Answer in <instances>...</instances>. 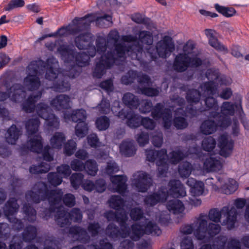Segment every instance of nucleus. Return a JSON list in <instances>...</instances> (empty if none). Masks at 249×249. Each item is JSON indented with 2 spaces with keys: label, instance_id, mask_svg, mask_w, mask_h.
I'll use <instances>...</instances> for the list:
<instances>
[{
  "label": "nucleus",
  "instance_id": "nucleus-1",
  "mask_svg": "<svg viewBox=\"0 0 249 249\" xmlns=\"http://www.w3.org/2000/svg\"><path fill=\"white\" fill-rule=\"evenodd\" d=\"M58 62L53 56L47 58L46 62L42 60L33 61L27 67L28 74L38 75L40 71L46 70L45 78L53 81L50 88L56 92H65L70 89V84L68 77L59 72Z\"/></svg>",
  "mask_w": 249,
  "mask_h": 249
},
{
  "label": "nucleus",
  "instance_id": "nucleus-2",
  "mask_svg": "<svg viewBox=\"0 0 249 249\" xmlns=\"http://www.w3.org/2000/svg\"><path fill=\"white\" fill-rule=\"evenodd\" d=\"M86 50L88 54L84 52L78 53L73 47L68 44H63L58 47L57 52L61 59L65 63L71 65L68 75L70 78H74L79 75V72L75 70L76 66L83 67L89 65L90 57H94L97 52L93 43Z\"/></svg>",
  "mask_w": 249,
  "mask_h": 249
},
{
  "label": "nucleus",
  "instance_id": "nucleus-3",
  "mask_svg": "<svg viewBox=\"0 0 249 249\" xmlns=\"http://www.w3.org/2000/svg\"><path fill=\"white\" fill-rule=\"evenodd\" d=\"M63 192L61 189L49 190L47 184L42 181L36 182L33 190L28 191L25 195L27 200L36 203L47 200L50 206L46 211L50 213L55 212L56 204L61 201Z\"/></svg>",
  "mask_w": 249,
  "mask_h": 249
},
{
  "label": "nucleus",
  "instance_id": "nucleus-4",
  "mask_svg": "<svg viewBox=\"0 0 249 249\" xmlns=\"http://www.w3.org/2000/svg\"><path fill=\"white\" fill-rule=\"evenodd\" d=\"M175 49L172 38L168 36L163 37L162 40L157 42L155 47L149 46L146 49L144 53L150 58V61L156 62L160 57L166 58Z\"/></svg>",
  "mask_w": 249,
  "mask_h": 249
},
{
  "label": "nucleus",
  "instance_id": "nucleus-5",
  "mask_svg": "<svg viewBox=\"0 0 249 249\" xmlns=\"http://www.w3.org/2000/svg\"><path fill=\"white\" fill-rule=\"evenodd\" d=\"M109 52L113 53L114 62L118 58L124 57L126 52L132 59L137 60L140 63L144 62L142 58L143 47L139 42L128 46L121 43H114V49L107 51L106 53Z\"/></svg>",
  "mask_w": 249,
  "mask_h": 249
},
{
  "label": "nucleus",
  "instance_id": "nucleus-6",
  "mask_svg": "<svg viewBox=\"0 0 249 249\" xmlns=\"http://www.w3.org/2000/svg\"><path fill=\"white\" fill-rule=\"evenodd\" d=\"M237 214V211L234 207H231L229 209V207L225 206L220 211L216 208L210 210L208 216L210 220L218 223L220 221L221 215H223L226 218L223 220L222 225H226L228 229L231 230L234 227Z\"/></svg>",
  "mask_w": 249,
  "mask_h": 249
},
{
  "label": "nucleus",
  "instance_id": "nucleus-7",
  "mask_svg": "<svg viewBox=\"0 0 249 249\" xmlns=\"http://www.w3.org/2000/svg\"><path fill=\"white\" fill-rule=\"evenodd\" d=\"M25 91L23 86L20 84H15L11 86L8 79H4L0 82V101H4L11 95V100L18 102L24 96Z\"/></svg>",
  "mask_w": 249,
  "mask_h": 249
},
{
  "label": "nucleus",
  "instance_id": "nucleus-8",
  "mask_svg": "<svg viewBox=\"0 0 249 249\" xmlns=\"http://www.w3.org/2000/svg\"><path fill=\"white\" fill-rule=\"evenodd\" d=\"M203 215L200 214L198 218L199 224L197 228L194 232L196 237L200 240H204L208 242L218 234L221 231V227L218 224L210 223L207 224V221L202 218Z\"/></svg>",
  "mask_w": 249,
  "mask_h": 249
},
{
  "label": "nucleus",
  "instance_id": "nucleus-9",
  "mask_svg": "<svg viewBox=\"0 0 249 249\" xmlns=\"http://www.w3.org/2000/svg\"><path fill=\"white\" fill-rule=\"evenodd\" d=\"M87 116L86 111L82 108L73 110L71 113H64L65 119L71 120L72 122L77 123L75 126V134L79 138L84 137L88 133V125L85 122Z\"/></svg>",
  "mask_w": 249,
  "mask_h": 249
},
{
  "label": "nucleus",
  "instance_id": "nucleus-10",
  "mask_svg": "<svg viewBox=\"0 0 249 249\" xmlns=\"http://www.w3.org/2000/svg\"><path fill=\"white\" fill-rule=\"evenodd\" d=\"M92 16V14H88L82 18H75L72 20L74 27L70 30L71 34L76 35L88 30L89 28L91 22L95 20L93 18H90ZM103 20L110 21L112 20V17L107 14H105L102 16L97 17L95 19L96 22H99Z\"/></svg>",
  "mask_w": 249,
  "mask_h": 249
},
{
  "label": "nucleus",
  "instance_id": "nucleus-11",
  "mask_svg": "<svg viewBox=\"0 0 249 249\" xmlns=\"http://www.w3.org/2000/svg\"><path fill=\"white\" fill-rule=\"evenodd\" d=\"M235 106L230 102H224L221 107V112L211 111L209 113L210 118L218 117V124L222 128H227L231 124V121L229 116L234 115Z\"/></svg>",
  "mask_w": 249,
  "mask_h": 249
},
{
  "label": "nucleus",
  "instance_id": "nucleus-12",
  "mask_svg": "<svg viewBox=\"0 0 249 249\" xmlns=\"http://www.w3.org/2000/svg\"><path fill=\"white\" fill-rule=\"evenodd\" d=\"M131 239L134 241H138L144 234L152 235H160L161 231L155 223L149 221L144 227L138 223H134L131 226Z\"/></svg>",
  "mask_w": 249,
  "mask_h": 249
},
{
  "label": "nucleus",
  "instance_id": "nucleus-13",
  "mask_svg": "<svg viewBox=\"0 0 249 249\" xmlns=\"http://www.w3.org/2000/svg\"><path fill=\"white\" fill-rule=\"evenodd\" d=\"M51 112L52 109L47 104L43 103L37 104L36 113L38 116L46 120L49 127L57 129L59 126V119Z\"/></svg>",
  "mask_w": 249,
  "mask_h": 249
},
{
  "label": "nucleus",
  "instance_id": "nucleus-14",
  "mask_svg": "<svg viewBox=\"0 0 249 249\" xmlns=\"http://www.w3.org/2000/svg\"><path fill=\"white\" fill-rule=\"evenodd\" d=\"M114 63L113 53L109 52L102 55L96 65L93 72V76L97 78H101L105 73L106 69L110 68Z\"/></svg>",
  "mask_w": 249,
  "mask_h": 249
},
{
  "label": "nucleus",
  "instance_id": "nucleus-15",
  "mask_svg": "<svg viewBox=\"0 0 249 249\" xmlns=\"http://www.w3.org/2000/svg\"><path fill=\"white\" fill-rule=\"evenodd\" d=\"M134 177L133 184L139 192H146L152 184L151 178L145 172H138Z\"/></svg>",
  "mask_w": 249,
  "mask_h": 249
},
{
  "label": "nucleus",
  "instance_id": "nucleus-16",
  "mask_svg": "<svg viewBox=\"0 0 249 249\" xmlns=\"http://www.w3.org/2000/svg\"><path fill=\"white\" fill-rule=\"evenodd\" d=\"M206 75L210 81L204 83L202 88L208 94L212 96L214 95L217 91L218 85L214 80H217L218 79L219 73L215 71L208 70L206 72Z\"/></svg>",
  "mask_w": 249,
  "mask_h": 249
},
{
  "label": "nucleus",
  "instance_id": "nucleus-17",
  "mask_svg": "<svg viewBox=\"0 0 249 249\" xmlns=\"http://www.w3.org/2000/svg\"><path fill=\"white\" fill-rule=\"evenodd\" d=\"M234 141L229 140L227 136L225 134L221 135L218 140V146L220 148L219 154L223 157H229L232 152Z\"/></svg>",
  "mask_w": 249,
  "mask_h": 249
},
{
  "label": "nucleus",
  "instance_id": "nucleus-18",
  "mask_svg": "<svg viewBox=\"0 0 249 249\" xmlns=\"http://www.w3.org/2000/svg\"><path fill=\"white\" fill-rule=\"evenodd\" d=\"M147 160L154 162L157 160V165H161L165 162V158L167 157L166 149H161L160 150L147 149L145 151Z\"/></svg>",
  "mask_w": 249,
  "mask_h": 249
},
{
  "label": "nucleus",
  "instance_id": "nucleus-19",
  "mask_svg": "<svg viewBox=\"0 0 249 249\" xmlns=\"http://www.w3.org/2000/svg\"><path fill=\"white\" fill-rule=\"evenodd\" d=\"M167 194L164 191L159 190L150 195L146 196L143 199L144 203L149 206H154L158 203L166 201Z\"/></svg>",
  "mask_w": 249,
  "mask_h": 249
},
{
  "label": "nucleus",
  "instance_id": "nucleus-20",
  "mask_svg": "<svg viewBox=\"0 0 249 249\" xmlns=\"http://www.w3.org/2000/svg\"><path fill=\"white\" fill-rule=\"evenodd\" d=\"M93 35L89 32L80 34L75 37L74 42L79 50H85L93 43Z\"/></svg>",
  "mask_w": 249,
  "mask_h": 249
},
{
  "label": "nucleus",
  "instance_id": "nucleus-21",
  "mask_svg": "<svg viewBox=\"0 0 249 249\" xmlns=\"http://www.w3.org/2000/svg\"><path fill=\"white\" fill-rule=\"evenodd\" d=\"M41 95V91L31 94L28 98L22 103V109L26 113L33 112L35 109L36 110L37 105L36 106L35 104L40 98Z\"/></svg>",
  "mask_w": 249,
  "mask_h": 249
},
{
  "label": "nucleus",
  "instance_id": "nucleus-22",
  "mask_svg": "<svg viewBox=\"0 0 249 249\" xmlns=\"http://www.w3.org/2000/svg\"><path fill=\"white\" fill-rule=\"evenodd\" d=\"M189 56L187 54L179 53L175 57L173 67L178 72H185L189 68Z\"/></svg>",
  "mask_w": 249,
  "mask_h": 249
},
{
  "label": "nucleus",
  "instance_id": "nucleus-23",
  "mask_svg": "<svg viewBox=\"0 0 249 249\" xmlns=\"http://www.w3.org/2000/svg\"><path fill=\"white\" fill-rule=\"evenodd\" d=\"M170 195L175 198L182 197L186 196L185 188L179 180H172L169 182Z\"/></svg>",
  "mask_w": 249,
  "mask_h": 249
},
{
  "label": "nucleus",
  "instance_id": "nucleus-24",
  "mask_svg": "<svg viewBox=\"0 0 249 249\" xmlns=\"http://www.w3.org/2000/svg\"><path fill=\"white\" fill-rule=\"evenodd\" d=\"M70 234L77 237V240L80 243L86 244L89 242L90 236L87 231L78 226H72L69 229Z\"/></svg>",
  "mask_w": 249,
  "mask_h": 249
},
{
  "label": "nucleus",
  "instance_id": "nucleus-25",
  "mask_svg": "<svg viewBox=\"0 0 249 249\" xmlns=\"http://www.w3.org/2000/svg\"><path fill=\"white\" fill-rule=\"evenodd\" d=\"M50 104L57 110L68 109L71 107V99L68 95L60 94L53 98Z\"/></svg>",
  "mask_w": 249,
  "mask_h": 249
},
{
  "label": "nucleus",
  "instance_id": "nucleus-26",
  "mask_svg": "<svg viewBox=\"0 0 249 249\" xmlns=\"http://www.w3.org/2000/svg\"><path fill=\"white\" fill-rule=\"evenodd\" d=\"M55 211L56 212L55 215V221L59 226L63 228L71 224V220L68 213L63 207H56Z\"/></svg>",
  "mask_w": 249,
  "mask_h": 249
},
{
  "label": "nucleus",
  "instance_id": "nucleus-27",
  "mask_svg": "<svg viewBox=\"0 0 249 249\" xmlns=\"http://www.w3.org/2000/svg\"><path fill=\"white\" fill-rule=\"evenodd\" d=\"M213 118L215 121L208 119L202 122L200 127V131L202 134L206 135L212 134L216 131L217 127H220L218 124V118Z\"/></svg>",
  "mask_w": 249,
  "mask_h": 249
},
{
  "label": "nucleus",
  "instance_id": "nucleus-28",
  "mask_svg": "<svg viewBox=\"0 0 249 249\" xmlns=\"http://www.w3.org/2000/svg\"><path fill=\"white\" fill-rule=\"evenodd\" d=\"M227 237L219 235L209 244L202 245L199 249H225L227 243Z\"/></svg>",
  "mask_w": 249,
  "mask_h": 249
},
{
  "label": "nucleus",
  "instance_id": "nucleus-29",
  "mask_svg": "<svg viewBox=\"0 0 249 249\" xmlns=\"http://www.w3.org/2000/svg\"><path fill=\"white\" fill-rule=\"evenodd\" d=\"M19 205L15 197L10 198L3 207L4 214L8 218L17 213L19 209Z\"/></svg>",
  "mask_w": 249,
  "mask_h": 249
},
{
  "label": "nucleus",
  "instance_id": "nucleus-30",
  "mask_svg": "<svg viewBox=\"0 0 249 249\" xmlns=\"http://www.w3.org/2000/svg\"><path fill=\"white\" fill-rule=\"evenodd\" d=\"M128 219V216L125 212L117 213L116 221L119 224L123 231V237H128L130 233V229L127 223Z\"/></svg>",
  "mask_w": 249,
  "mask_h": 249
},
{
  "label": "nucleus",
  "instance_id": "nucleus-31",
  "mask_svg": "<svg viewBox=\"0 0 249 249\" xmlns=\"http://www.w3.org/2000/svg\"><path fill=\"white\" fill-rule=\"evenodd\" d=\"M113 184L116 185V192L119 194H124L127 188L126 182L127 177L124 175H115L110 178Z\"/></svg>",
  "mask_w": 249,
  "mask_h": 249
},
{
  "label": "nucleus",
  "instance_id": "nucleus-32",
  "mask_svg": "<svg viewBox=\"0 0 249 249\" xmlns=\"http://www.w3.org/2000/svg\"><path fill=\"white\" fill-rule=\"evenodd\" d=\"M204 168L207 172H215L222 168L220 161L213 157H209L205 159L203 163Z\"/></svg>",
  "mask_w": 249,
  "mask_h": 249
},
{
  "label": "nucleus",
  "instance_id": "nucleus-33",
  "mask_svg": "<svg viewBox=\"0 0 249 249\" xmlns=\"http://www.w3.org/2000/svg\"><path fill=\"white\" fill-rule=\"evenodd\" d=\"M21 134L20 130L15 124L12 125L7 130L5 135L6 141L11 144H15Z\"/></svg>",
  "mask_w": 249,
  "mask_h": 249
},
{
  "label": "nucleus",
  "instance_id": "nucleus-34",
  "mask_svg": "<svg viewBox=\"0 0 249 249\" xmlns=\"http://www.w3.org/2000/svg\"><path fill=\"white\" fill-rule=\"evenodd\" d=\"M122 154L126 157L133 156L136 151V148L133 141H124L120 146Z\"/></svg>",
  "mask_w": 249,
  "mask_h": 249
},
{
  "label": "nucleus",
  "instance_id": "nucleus-35",
  "mask_svg": "<svg viewBox=\"0 0 249 249\" xmlns=\"http://www.w3.org/2000/svg\"><path fill=\"white\" fill-rule=\"evenodd\" d=\"M122 100L125 106L130 109L137 108L140 104L138 97L130 92L125 93Z\"/></svg>",
  "mask_w": 249,
  "mask_h": 249
},
{
  "label": "nucleus",
  "instance_id": "nucleus-36",
  "mask_svg": "<svg viewBox=\"0 0 249 249\" xmlns=\"http://www.w3.org/2000/svg\"><path fill=\"white\" fill-rule=\"evenodd\" d=\"M28 145L30 146V151L40 153L43 149L42 138L39 135H35L28 142Z\"/></svg>",
  "mask_w": 249,
  "mask_h": 249
},
{
  "label": "nucleus",
  "instance_id": "nucleus-37",
  "mask_svg": "<svg viewBox=\"0 0 249 249\" xmlns=\"http://www.w3.org/2000/svg\"><path fill=\"white\" fill-rule=\"evenodd\" d=\"M24 84L29 90L33 91L38 89L40 81L37 75L28 74L24 79Z\"/></svg>",
  "mask_w": 249,
  "mask_h": 249
},
{
  "label": "nucleus",
  "instance_id": "nucleus-38",
  "mask_svg": "<svg viewBox=\"0 0 249 249\" xmlns=\"http://www.w3.org/2000/svg\"><path fill=\"white\" fill-rule=\"evenodd\" d=\"M40 120L38 118H32L28 119L25 123V128L28 135L36 133L39 128Z\"/></svg>",
  "mask_w": 249,
  "mask_h": 249
},
{
  "label": "nucleus",
  "instance_id": "nucleus-39",
  "mask_svg": "<svg viewBox=\"0 0 249 249\" xmlns=\"http://www.w3.org/2000/svg\"><path fill=\"white\" fill-rule=\"evenodd\" d=\"M167 208L170 212L174 214L182 213L184 210V206L182 202L178 199L169 200L167 204Z\"/></svg>",
  "mask_w": 249,
  "mask_h": 249
},
{
  "label": "nucleus",
  "instance_id": "nucleus-40",
  "mask_svg": "<svg viewBox=\"0 0 249 249\" xmlns=\"http://www.w3.org/2000/svg\"><path fill=\"white\" fill-rule=\"evenodd\" d=\"M168 111H171L170 109L164 108L161 103H159L152 107L151 116L156 120H158L164 117L165 113Z\"/></svg>",
  "mask_w": 249,
  "mask_h": 249
},
{
  "label": "nucleus",
  "instance_id": "nucleus-41",
  "mask_svg": "<svg viewBox=\"0 0 249 249\" xmlns=\"http://www.w3.org/2000/svg\"><path fill=\"white\" fill-rule=\"evenodd\" d=\"M66 141L64 134L61 132H56L50 139V144L54 149H60Z\"/></svg>",
  "mask_w": 249,
  "mask_h": 249
},
{
  "label": "nucleus",
  "instance_id": "nucleus-42",
  "mask_svg": "<svg viewBox=\"0 0 249 249\" xmlns=\"http://www.w3.org/2000/svg\"><path fill=\"white\" fill-rule=\"evenodd\" d=\"M138 40L139 41L136 43L139 42L140 44H145L148 46H150L153 44V37L152 34L149 31H140L138 33Z\"/></svg>",
  "mask_w": 249,
  "mask_h": 249
},
{
  "label": "nucleus",
  "instance_id": "nucleus-43",
  "mask_svg": "<svg viewBox=\"0 0 249 249\" xmlns=\"http://www.w3.org/2000/svg\"><path fill=\"white\" fill-rule=\"evenodd\" d=\"M37 235V229L33 225H29L26 227L22 233V238L26 242H29L34 240Z\"/></svg>",
  "mask_w": 249,
  "mask_h": 249
},
{
  "label": "nucleus",
  "instance_id": "nucleus-44",
  "mask_svg": "<svg viewBox=\"0 0 249 249\" xmlns=\"http://www.w3.org/2000/svg\"><path fill=\"white\" fill-rule=\"evenodd\" d=\"M201 94L200 92L196 89H189L186 92V99L187 102L191 104H197L200 100Z\"/></svg>",
  "mask_w": 249,
  "mask_h": 249
},
{
  "label": "nucleus",
  "instance_id": "nucleus-45",
  "mask_svg": "<svg viewBox=\"0 0 249 249\" xmlns=\"http://www.w3.org/2000/svg\"><path fill=\"white\" fill-rule=\"evenodd\" d=\"M107 233L108 236L112 239H116L119 237L122 238H125L126 237H123V231L119 230L118 227L115 224L111 223H109L107 228Z\"/></svg>",
  "mask_w": 249,
  "mask_h": 249
},
{
  "label": "nucleus",
  "instance_id": "nucleus-46",
  "mask_svg": "<svg viewBox=\"0 0 249 249\" xmlns=\"http://www.w3.org/2000/svg\"><path fill=\"white\" fill-rule=\"evenodd\" d=\"M23 211L26 219L31 223L34 222L36 218V211L29 204H25L23 206Z\"/></svg>",
  "mask_w": 249,
  "mask_h": 249
},
{
  "label": "nucleus",
  "instance_id": "nucleus-47",
  "mask_svg": "<svg viewBox=\"0 0 249 249\" xmlns=\"http://www.w3.org/2000/svg\"><path fill=\"white\" fill-rule=\"evenodd\" d=\"M84 170L88 174L94 176L98 171V165L96 161L93 160H87L84 164Z\"/></svg>",
  "mask_w": 249,
  "mask_h": 249
},
{
  "label": "nucleus",
  "instance_id": "nucleus-48",
  "mask_svg": "<svg viewBox=\"0 0 249 249\" xmlns=\"http://www.w3.org/2000/svg\"><path fill=\"white\" fill-rule=\"evenodd\" d=\"M238 184L237 181L232 179H229L227 183L221 187L223 192L226 195L233 193L238 188Z\"/></svg>",
  "mask_w": 249,
  "mask_h": 249
},
{
  "label": "nucleus",
  "instance_id": "nucleus-49",
  "mask_svg": "<svg viewBox=\"0 0 249 249\" xmlns=\"http://www.w3.org/2000/svg\"><path fill=\"white\" fill-rule=\"evenodd\" d=\"M110 207L119 211L123 208L125 202L124 199L119 196H112L109 200Z\"/></svg>",
  "mask_w": 249,
  "mask_h": 249
},
{
  "label": "nucleus",
  "instance_id": "nucleus-50",
  "mask_svg": "<svg viewBox=\"0 0 249 249\" xmlns=\"http://www.w3.org/2000/svg\"><path fill=\"white\" fill-rule=\"evenodd\" d=\"M214 8L219 13L227 18L231 17L236 13V10L233 7H227L216 3Z\"/></svg>",
  "mask_w": 249,
  "mask_h": 249
},
{
  "label": "nucleus",
  "instance_id": "nucleus-51",
  "mask_svg": "<svg viewBox=\"0 0 249 249\" xmlns=\"http://www.w3.org/2000/svg\"><path fill=\"white\" fill-rule=\"evenodd\" d=\"M142 118L140 116L132 112L128 119L126 121L127 125L130 128H137L141 125Z\"/></svg>",
  "mask_w": 249,
  "mask_h": 249
},
{
  "label": "nucleus",
  "instance_id": "nucleus-52",
  "mask_svg": "<svg viewBox=\"0 0 249 249\" xmlns=\"http://www.w3.org/2000/svg\"><path fill=\"white\" fill-rule=\"evenodd\" d=\"M95 125L98 130L100 131L106 130L109 126L110 120L107 116H100L96 119Z\"/></svg>",
  "mask_w": 249,
  "mask_h": 249
},
{
  "label": "nucleus",
  "instance_id": "nucleus-53",
  "mask_svg": "<svg viewBox=\"0 0 249 249\" xmlns=\"http://www.w3.org/2000/svg\"><path fill=\"white\" fill-rule=\"evenodd\" d=\"M192 165L188 162H183L178 166V173L181 178H187L191 174Z\"/></svg>",
  "mask_w": 249,
  "mask_h": 249
},
{
  "label": "nucleus",
  "instance_id": "nucleus-54",
  "mask_svg": "<svg viewBox=\"0 0 249 249\" xmlns=\"http://www.w3.org/2000/svg\"><path fill=\"white\" fill-rule=\"evenodd\" d=\"M205 105V108L201 109V111H206L210 109H213L214 111L218 110L219 107L216 99L213 97H208L204 101Z\"/></svg>",
  "mask_w": 249,
  "mask_h": 249
},
{
  "label": "nucleus",
  "instance_id": "nucleus-55",
  "mask_svg": "<svg viewBox=\"0 0 249 249\" xmlns=\"http://www.w3.org/2000/svg\"><path fill=\"white\" fill-rule=\"evenodd\" d=\"M137 76V72L134 71H129L125 75L122 76L121 82L122 84L128 85L134 82Z\"/></svg>",
  "mask_w": 249,
  "mask_h": 249
},
{
  "label": "nucleus",
  "instance_id": "nucleus-56",
  "mask_svg": "<svg viewBox=\"0 0 249 249\" xmlns=\"http://www.w3.org/2000/svg\"><path fill=\"white\" fill-rule=\"evenodd\" d=\"M47 178L49 183L54 186L60 185L62 181V177L58 172H50L48 173Z\"/></svg>",
  "mask_w": 249,
  "mask_h": 249
},
{
  "label": "nucleus",
  "instance_id": "nucleus-57",
  "mask_svg": "<svg viewBox=\"0 0 249 249\" xmlns=\"http://www.w3.org/2000/svg\"><path fill=\"white\" fill-rule=\"evenodd\" d=\"M107 40L105 37L99 36L96 40V48L99 54L104 53L107 48Z\"/></svg>",
  "mask_w": 249,
  "mask_h": 249
},
{
  "label": "nucleus",
  "instance_id": "nucleus-58",
  "mask_svg": "<svg viewBox=\"0 0 249 249\" xmlns=\"http://www.w3.org/2000/svg\"><path fill=\"white\" fill-rule=\"evenodd\" d=\"M216 141L211 136H209L205 138L202 143V146L203 149L206 151H211L215 147Z\"/></svg>",
  "mask_w": 249,
  "mask_h": 249
},
{
  "label": "nucleus",
  "instance_id": "nucleus-59",
  "mask_svg": "<svg viewBox=\"0 0 249 249\" xmlns=\"http://www.w3.org/2000/svg\"><path fill=\"white\" fill-rule=\"evenodd\" d=\"M171 162L174 164H177L182 160L184 158V153L180 150L172 151L169 153Z\"/></svg>",
  "mask_w": 249,
  "mask_h": 249
},
{
  "label": "nucleus",
  "instance_id": "nucleus-60",
  "mask_svg": "<svg viewBox=\"0 0 249 249\" xmlns=\"http://www.w3.org/2000/svg\"><path fill=\"white\" fill-rule=\"evenodd\" d=\"M132 19L137 23L142 24L146 25L148 28L151 27V19L144 17L141 14L137 13L134 14L132 17Z\"/></svg>",
  "mask_w": 249,
  "mask_h": 249
},
{
  "label": "nucleus",
  "instance_id": "nucleus-61",
  "mask_svg": "<svg viewBox=\"0 0 249 249\" xmlns=\"http://www.w3.org/2000/svg\"><path fill=\"white\" fill-rule=\"evenodd\" d=\"M46 166H44V169H42L44 166V163L42 162L40 165H33L30 167V173L33 174H39L42 173H46L50 170V165L48 164H45Z\"/></svg>",
  "mask_w": 249,
  "mask_h": 249
},
{
  "label": "nucleus",
  "instance_id": "nucleus-62",
  "mask_svg": "<svg viewBox=\"0 0 249 249\" xmlns=\"http://www.w3.org/2000/svg\"><path fill=\"white\" fill-rule=\"evenodd\" d=\"M84 176L80 173H75L72 174L70 178L71 186L75 189H78L83 180Z\"/></svg>",
  "mask_w": 249,
  "mask_h": 249
},
{
  "label": "nucleus",
  "instance_id": "nucleus-63",
  "mask_svg": "<svg viewBox=\"0 0 249 249\" xmlns=\"http://www.w3.org/2000/svg\"><path fill=\"white\" fill-rule=\"evenodd\" d=\"M139 111L142 113L146 114L151 111L153 107L152 103L150 100H142L140 102Z\"/></svg>",
  "mask_w": 249,
  "mask_h": 249
},
{
  "label": "nucleus",
  "instance_id": "nucleus-64",
  "mask_svg": "<svg viewBox=\"0 0 249 249\" xmlns=\"http://www.w3.org/2000/svg\"><path fill=\"white\" fill-rule=\"evenodd\" d=\"M76 147V142L72 140H69L64 145V153L67 156H71L74 153Z\"/></svg>",
  "mask_w": 249,
  "mask_h": 249
}]
</instances>
